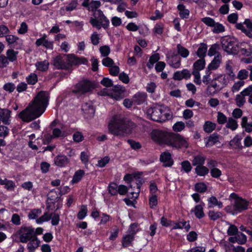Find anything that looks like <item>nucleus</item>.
<instances>
[{"instance_id": "obj_1", "label": "nucleus", "mask_w": 252, "mask_h": 252, "mask_svg": "<svg viewBox=\"0 0 252 252\" xmlns=\"http://www.w3.org/2000/svg\"><path fill=\"white\" fill-rule=\"evenodd\" d=\"M48 98L47 92H40L32 102L19 114V118L25 122H30L39 117L48 105Z\"/></svg>"}, {"instance_id": "obj_2", "label": "nucleus", "mask_w": 252, "mask_h": 252, "mask_svg": "<svg viewBox=\"0 0 252 252\" xmlns=\"http://www.w3.org/2000/svg\"><path fill=\"white\" fill-rule=\"evenodd\" d=\"M134 124L130 121H124L116 117L113 118L108 125L109 132L117 136H123L129 133Z\"/></svg>"}, {"instance_id": "obj_3", "label": "nucleus", "mask_w": 252, "mask_h": 252, "mask_svg": "<svg viewBox=\"0 0 252 252\" xmlns=\"http://www.w3.org/2000/svg\"><path fill=\"white\" fill-rule=\"evenodd\" d=\"M147 118L156 122H162L171 118L170 111L164 106L154 105L146 110Z\"/></svg>"}, {"instance_id": "obj_4", "label": "nucleus", "mask_w": 252, "mask_h": 252, "mask_svg": "<svg viewBox=\"0 0 252 252\" xmlns=\"http://www.w3.org/2000/svg\"><path fill=\"white\" fill-rule=\"evenodd\" d=\"M230 198L234 199V202L232 206H227L226 208L227 212L234 215L247 209L249 202L246 200L238 197L237 195L234 193L230 195Z\"/></svg>"}, {"instance_id": "obj_5", "label": "nucleus", "mask_w": 252, "mask_h": 252, "mask_svg": "<svg viewBox=\"0 0 252 252\" xmlns=\"http://www.w3.org/2000/svg\"><path fill=\"white\" fill-rule=\"evenodd\" d=\"M163 144L176 148H187L188 146L187 141L180 135L168 132H167Z\"/></svg>"}, {"instance_id": "obj_6", "label": "nucleus", "mask_w": 252, "mask_h": 252, "mask_svg": "<svg viewBox=\"0 0 252 252\" xmlns=\"http://www.w3.org/2000/svg\"><path fill=\"white\" fill-rule=\"evenodd\" d=\"M228 83V80L225 74H220L214 78L212 84L207 88L208 94L213 95L224 88Z\"/></svg>"}, {"instance_id": "obj_7", "label": "nucleus", "mask_w": 252, "mask_h": 252, "mask_svg": "<svg viewBox=\"0 0 252 252\" xmlns=\"http://www.w3.org/2000/svg\"><path fill=\"white\" fill-rule=\"evenodd\" d=\"M15 235L21 242L27 243L29 240L35 238V229L32 226L23 225L15 232Z\"/></svg>"}, {"instance_id": "obj_8", "label": "nucleus", "mask_w": 252, "mask_h": 252, "mask_svg": "<svg viewBox=\"0 0 252 252\" xmlns=\"http://www.w3.org/2000/svg\"><path fill=\"white\" fill-rule=\"evenodd\" d=\"M94 18L90 19L92 25L99 30L101 27L107 29L109 25V21L100 10H97L94 13Z\"/></svg>"}, {"instance_id": "obj_9", "label": "nucleus", "mask_w": 252, "mask_h": 252, "mask_svg": "<svg viewBox=\"0 0 252 252\" xmlns=\"http://www.w3.org/2000/svg\"><path fill=\"white\" fill-rule=\"evenodd\" d=\"M222 48L229 54H238L239 43L233 37H226L221 40Z\"/></svg>"}, {"instance_id": "obj_10", "label": "nucleus", "mask_w": 252, "mask_h": 252, "mask_svg": "<svg viewBox=\"0 0 252 252\" xmlns=\"http://www.w3.org/2000/svg\"><path fill=\"white\" fill-rule=\"evenodd\" d=\"M94 89V87L91 82L88 80H83L77 83L72 90V92L75 94H83L88 93Z\"/></svg>"}, {"instance_id": "obj_11", "label": "nucleus", "mask_w": 252, "mask_h": 252, "mask_svg": "<svg viewBox=\"0 0 252 252\" xmlns=\"http://www.w3.org/2000/svg\"><path fill=\"white\" fill-rule=\"evenodd\" d=\"M167 132L159 130H153L151 133V137L152 140L159 144H163Z\"/></svg>"}, {"instance_id": "obj_12", "label": "nucleus", "mask_w": 252, "mask_h": 252, "mask_svg": "<svg viewBox=\"0 0 252 252\" xmlns=\"http://www.w3.org/2000/svg\"><path fill=\"white\" fill-rule=\"evenodd\" d=\"M167 63L172 67L178 68L181 65V58L177 54L173 55L167 57Z\"/></svg>"}, {"instance_id": "obj_13", "label": "nucleus", "mask_w": 252, "mask_h": 252, "mask_svg": "<svg viewBox=\"0 0 252 252\" xmlns=\"http://www.w3.org/2000/svg\"><path fill=\"white\" fill-rule=\"evenodd\" d=\"M124 93L125 89L124 87L121 86H115L114 87L113 92L111 95L116 100H119L124 97Z\"/></svg>"}, {"instance_id": "obj_14", "label": "nucleus", "mask_w": 252, "mask_h": 252, "mask_svg": "<svg viewBox=\"0 0 252 252\" xmlns=\"http://www.w3.org/2000/svg\"><path fill=\"white\" fill-rule=\"evenodd\" d=\"M11 111L7 109L0 107V124L2 122L5 125H9Z\"/></svg>"}, {"instance_id": "obj_15", "label": "nucleus", "mask_w": 252, "mask_h": 252, "mask_svg": "<svg viewBox=\"0 0 252 252\" xmlns=\"http://www.w3.org/2000/svg\"><path fill=\"white\" fill-rule=\"evenodd\" d=\"M191 76V74L189 70L184 69L182 71H178L174 73L173 79L175 80H181L183 79H188Z\"/></svg>"}, {"instance_id": "obj_16", "label": "nucleus", "mask_w": 252, "mask_h": 252, "mask_svg": "<svg viewBox=\"0 0 252 252\" xmlns=\"http://www.w3.org/2000/svg\"><path fill=\"white\" fill-rule=\"evenodd\" d=\"M82 110L87 118H92L94 114V109L91 103H85L82 106Z\"/></svg>"}, {"instance_id": "obj_17", "label": "nucleus", "mask_w": 252, "mask_h": 252, "mask_svg": "<svg viewBox=\"0 0 252 252\" xmlns=\"http://www.w3.org/2000/svg\"><path fill=\"white\" fill-rule=\"evenodd\" d=\"M68 60L71 65H78L80 64H86L88 60L85 58H79L73 54L68 56Z\"/></svg>"}, {"instance_id": "obj_18", "label": "nucleus", "mask_w": 252, "mask_h": 252, "mask_svg": "<svg viewBox=\"0 0 252 252\" xmlns=\"http://www.w3.org/2000/svg\"><path fill=\"white\" fill-rule=\"evenodd\" d=\"M55 164L60 167L66 166L69 162V159L64 155H58L54 158Z\"/></svg>"}, {"instance_id": "obj_19", "label": "nucleus", "mask_w": 252, "mask_h": 252, "mask_svg": "<svg viewBox=\"0 0 252 252\" xmlns=\"http://www.w3.org/2000/svg\"><path fill=\"white\" fill-rule=\"evenodd\" d=\"M51 64L57 69H63L66 67V64L63 58L61 56H58L53 58Z\"/></svg>"}, {"instance_id": "obj_20", "label": "nucleus", "mask_w": 252, "mask_h": 252, "mask_svg": "<svg viewBox=\"0 0 252 252\" xmlns=\"http://www.w3.org/2000/svg\"><path fill=\"white\" fill-rule=\"evenodd\" d=\"M160 160L163 162V165L165 167H170L173 164V161L171 159V156L169 153L164 152L161 154Z\"/></svg>"}, {"instance_id": "obj_21", "label": "nucleus", "mask_w": 252, "mask_h": 252, "mask_svg": "<svg viewBox=\"0 0 252 252\" xmlns=\"http://www.w3.org/2000/svg\"><path fill=\"white\" fill-rule=\"evenodd\" d=\"M147 95L145 93H137L132 97L133 102L136 105H140L146 101Z\"/></svg>"}, {"instance_id": "obj_22", "label": "nucleus", "mask_w": 252, "mask_h": 252, "mask_svg": "<svg viewBox=\"0 0 252 252\" xmlns=\"http://www.w3.org/2000/svg\"><path fill=\"white\" fill-rule=\"evenodd\" d=\"M221 62V56L220 54H218L214 59L212 61L211 63L209 64L207 67V70L211 71V70H215L217 69Z\"/></svg>"}, {"instance_id": "obj_23", "label": "nucleus", "mask_w": 252, "mask_h": 252, "mask_svg": "<svg viewBox=\"0 0 252 252\" xmlns=\"http://www.w3.org/2000/svg\"><path fill=\"white\" fill-rule=\"evenodd\" d=\"M237 50L238 54L241 55L248 56L251 54V49L248 47L247 43L245 42L239 43Z\"/></svg>"}, {"instance_id": "obj_24", "label": "nucleus", "mask_w": 252, "mask_h": 252, "mask_svg": "<svg viewBox=\"0 0 252 252\" xmlns=\"http://www.w3.org/2000/svg\"><path fill=\"white\" fill-rule=\"evenodd\" d=\"M207 48L208 47L206 44L204 43H200L196 52V55L200 58H204L206 55Z\"/></svg>"}, {"instance_id": "obj_25", "label": "nucleus", "mask_w": 252, "mask_h": 252, "mask_svg": "<svg viewBox=\"0 0 252 252\" xmlns=\"http://www.w3.org/2000/svg\"><path fill=\"white\" fill-rule=\"evenodd\" d=\"M134 236L129 233L124 236L122 239L123 247L126 248L131 246L132 242L133 241Z\"/></svg>"}, {"instance_id": "obj_26", "label": "nucleus", "mask_w": 252, "mask_h": 252, "mask_svg": "<svg viewBox=\"0 0 252 252\" xmlns=\"http://www.w3.org/2000/svg\"><path fill=\"white\" fill-rule=\"evenodd\" d=\"M191 212H193L195 217L200 219L203 218L205 216L203 212V207L202 205H197L194 208L191 210Z\"/></svg>"}, {"instance_id": "obj_27", "label": "nucleus", "mask_w": 252, "mask_h": 252, "mask_svg": "<svg viewBox=\"0 0 252 252\" xmlns=\"http://www.w3.org/2000/svg\"><path fill=\"white\" fill-rule=\"evenodd\" d=\"M35 65L37 70L40 71H46L49 68V63L48 61L44 60L37 62Z\"/></svg>"}, {"instance_id": "obj_28", "label": "nucleus", "mask_w": 252, "mask_h": 252, "mask_svg": "<svg viewBox=\"0 0 252 252\" xmlns=\"http://www.w3.org/2000/svg\"><path fill=\"white\" fill-rule=\"evenodd\" d=\"M85 175V172L83 170H78L76 171L73 176V178L71 181L72 184H76L79 182Z\"/></svg>"}, {"instance_id": "obj_29", "label": "nucleus", "mask_w": 252, "mask_h": 252, "mask_svg": "<svg viewBox=\"0 0 252 252\" xmlns=\"http://www.w3.org/2000/svg\"><path fill=\"white\" fill-rule=\"evenodd\" d=\"M177 50L178 54L182 58H186L189 55V51L180 44L177 45Z\"/></svg>"}, {"instance_id": "obj_30", "label": "nucleus", "mask_w": 252, "mask_h": 252, "mask_svg": "<svg viewBox=\"0 0 252 252\" xmlns=\"http://www.w3.org/2000/svg\"><path fill=\"white\" fill-rule=\"evenodd\" d=\"M248 118L247 117H243L242 118L241 126L245 129V130L247 132H251L252 131V123H248Z\"/></svg>"}, {"instance_id": "obj_31", "label": "nucleus", "mask_w": 252, "mask_h": 252, "mask_svg": "<svg viewBox=\"0 0 252 252\" xmlns=\"http://www.w3.org/2000/svg\"><path fill=\"white\" fill-rule=\"evenodd\" d=\"M216 127V124L210 121L205 122L203 126V129L207 133H211Z\"/></svg>"}, {"instance_id": "obj_32", "label": "nucleus", "mask_w": 252, "mask_h": 252, "mask_svg": "<svg viewBox=\"0 0 252 252\" xmlns=\"http://www.w3.org/2000/svg\"><path fill=\"white\" fill-rule=\"evenodd\" d=\"M195 173L200 176H205L209 173V169L206 166H197L195 168Z\"/></svg>"}, {"instance_id": "obj_33", "label": "nucleus", "mask_w": 252, "mask_h": 252, "mask_svg": "<svg viewBox=\"0 0 252 252\" xmlns=\"http://www.w3.org/2000/svg\"><path fill=\"white\" fill-rule=\"evenodd\" d=\"M29 243L28 244V249L30 252L34 251L36 248L39 246V242L37 240V238H33L29 240Z\"/></svg>"}, {"instance_id": "obj_34", "label": "nucleus", "mask_w": 252, "mask_h": 252, "mask_svg": "<svg viewBox=\"0 0 252 252\" xmlns=\"http://www.w3.org/2000/svg\"><path fill=\"white\" fill-rule=\"evenodd\" d=\"M209 202L208 207L209 208H212L214 206H218L219 208L222 207V203L220 201H218L217 198L215 196H212L210 197L208 200Z\"/></svg>"}, {"instance_id": "obj_35", "label": "nucleus", "mask_w": 252, "mask_h": 252, "mask_svg": "<svg viewBox=\"0 0 252 252\" xmlns=\"http://www.w3.org/2000/svg\"><path fill=\"white\" fill-rule=\"evenodd\" d=\"M143 181L142 179H140V178L136 179V189L135 191H132L130 192L131 194L132 195L131 198H136L138 197L139 193L140 191L141 185Z\"/></svg>"}, {"instance_id": "obj_36", "label": "nucleus", "mask_w": 252, "mask_h": 252, "mask_svg": "<svg viewBox=\"0 0 252 252\" xmlns=\"http://www.w3.org/2000/svg\"><path fill=\"white\" fill-rule=\"evenodd\" d=\"M205 158L200 155L196 156L192 161L193 166H201L204 164Z\"/></svg>"}, {"instance_id": "obj_37", "label": "nucleus", "mask_w": 252, "mask_h": 252, "mask_svg": "<svg viewBox=\"0 0 252 252\" xmlns=\"http://www.w3.org/2000/svg\"><path fill=\"white\" fill-rule=\"evenodd\" d=\"M233 63L231 61L228 60L225 63V71L226 74L231 78L235 76L232 69Z\"/></svg>"}, {"instance_id": "obj_38", "label": "nucleus", "mask_w": 252, "mask_h": 252, "mask_svg": "<svg viewBox=\"0 0 252 252\" xmlns=\"http://www.w3.org/2000/svg\"><path fill=\"white\" fill-rule=\"evenodd\" d=\"M242 138L238 135H236L230 141L229 144L235 149L241 148L242 147L241 143Z\"/></svg>"}, {"instance_id": "obj_39", "label": "nucleus", "mask_w": 252, "mask_h": 252, "mask_svg": "<svg viewBox=\"0 0 252 252\" xmlns=\"http://www.w3.org/2000/svg\"><path fill=\"white\" fill-rule=\"evenodd\" d=\"M185 228L187 231H189L190 228V225L188 222L181 221L178 223H175L172 229H183Z\"/></svg>"}, {"instance_id": "obj_40", "label": "nucleus", "mask_w": 252, "mask_h": 252, "mask_svg": "<svg viewBox=\"0 0 252 252\" xmlns=\"http://www.w3.org/2000/svg\"><path fill=\"white\" fill-rule=\"evenodd\" d=\"M53 134L50 135V134H47L45 135V137L49 140H51L53 138H57L60 136H63V133H62V131L58 128H55L53 129Z\"/></svg>"}, {"instance_id": "obj_41", "label": "nucleus", "mask_w": 252, "mask_h": 252, "mask_svg": "<svg viewBox=\"0 0 252 252\" xmlns=\"http://www.w3.org/2000/svg\"><path fill=\"white\" fill-rule=\"evenodd\" d=\"M177 8L178 10L180 11V15L182 18L184 19L188 17L189 11L188 9L185 8V7L183 4H179Z\"/></svg>"}, {"instance_id": "obj_42", "label": "nucleus", "mask_w": 252, "mask_h": 252, "mask_svg": "<svg viewBox=\"0 0 252 252\" xmlns=\"http://www.w3.org/2000/svg\"><path fill=\"white\" fill-rule=\"evenodd\" d=\"M78 4V0H71L68 5L65 7H62L61 10L71 11L76 9Z\"/></svg>"}, {"instance_id": "obj_43", "label": "nucleus", "mask_w": 252, "mask_h": 252, "mask_svg": "<svg viewBox=\"0 0 252 252\" xmlns=\"http://www.w3.org/2000/svg\"><path fill=\"white\" fill-rule=\"evenodd\" d=\"M235 100L236 105L239 107H242L246 102L245 96L241 93L236 95Z\"/></svg>"}, {"instance_id": "obj_44", "label": "nucleus", "mask_w": 252, "mask_h": 252, "mask_svg": "<svg viewBox=\"0 0 252 252\" xmlns=\"http://www.w3.org/2000/svg\"><path fill=\"white\" fill-rule=\"evenodd\" d=\"M205 62L204 58H200V59L197 60L194 63V70H197L199 71V70L203 69L205 67Z\"/></svg>"}, {"instance_id": "obj_45", "label": "nucleus", "mask_w": 252, "mask_h": 252, "mask_svg": "<svg viewBox=\"0 0 252 252\" xmlns=\"http://www.w3.org/2000/svg\"><path fill=\"white\" fill-rule=\"evenodd\" d=\"M18 53L17 51H15L13 49H9L6 52V57L9 61L13 62L17 59Z\"/></svg>"}, {"instance_id": "obj_46", "label": "nucleus", "mask_w": 252, "mask_h": 252, "mask_svg": "<svg viewBox=\"0 0 252 252\" xmlns=\"http://www.w3.org/2000/svg\"><path fill=\"white\" fill-rule=\"evenodd\" d=\"M237 122L236 120L231 117L228 118L227 121L226 127L232 130H235L238 127Z\"/></svg>"}, {"instance_id": "obj_47", "label": "nucleus", "mask_w": 252, "mask_h": 252, "mask_svg": "<svg viewBox=\"0 0 252 252\" xmlns=\"http://www.w3.org/2000/svg\"><path fill=\"white\" fill-rule=\"evenodd\" d=\"M41 210L40 209H32L29 213V219L30 220L36 219L41 215Z\"/></svg>"}, {"instance_id": "obj_48", "label": "nucleus", "mask_w": 252, "mask_h": 252, "mask_svg": "<svg viewBox=\"0 0 252 252\" xmlns=\"http://www.w3.org/2000/svg\"><path fill=\"white\" fill-rule=\"evenodd\" d=\"M51 217L52 214H49L48 212H45L42 216L36 219V222L38 224H41L44 221L49 220Z\"/></svg>"}, {"instance_id": "obj_49", "label": "nucleus", "mask_w": 252, "mask_h": 252, "mask_svg": "<svg viewBox=\"0 0 252 252\" xmlns=\"http://www.w3.org/2000/svg\"><path fill=\"white\" fill-rule=\"evenodd\" d=\"M212 28H213L212 31L215 33H219L225 31L224 27L219 23L215 22L214 26Z\"/></svg>"}, {"instance_id": "obj_50", "label": "nucleus", "mask_w": 252, "mask_h": 252, "mask_svg": "<svg viewBox=\"0 0 252 252\" xmlns=\"http://www.w3.org/2000/svg\"><path fill=\"white\" fill-rule=\"evenodd\" d=\"M195 190L198 192L203 193L207 190V186L203 182L196 183L194 186Z\"/></svg>"}, {"instance_id": "obj_51", "label": "nucleus", "mask_w": 252, "mask_h": 252, "mask_svg": "<svg viewBox=\"0 0 252 252\" xmlns=\"http://www.w3.org/2000/svg\"><path fill=\"white\" fill-rule=\"evenodd\" d=\"M237 242L240 244L245 243L247 241V237L241 232H238L236 235Z\"/></svg>"}, {"instance_id": "obj_52", "label": "nucleus", "mask_w": 252, "mask_h": 252, "mask_svg": "<svg viewBox=\"0 0 252 252\" xmlns=\"http://www.w3.org/2000/svg\"><path fill=\"white\" fill-rule=\"evenodd\" d=\"M6 41L9 44H13L15 43H17L19 40V38L12 34H7L5 36Z\"/></svg>"}, {"instance_id": "obj_53", "label": "nucleus", "mask_w": 252, "mask_h": 252, "mask_svg": "<svg viewBox=\"0 0 252 252\" xmlns=\"http://www.w3.org/2000/svg\"><path fill=\"white\" fill-rule=\"evenodd\" d=\"M88 212L87 206L82 205L77 215V218L79 220H83L86 216Z\"/></svg>"}, {"instance_id": "obj_54", "label": "nucleus", "mask_w": 252, "mask_h": 252, "mask_svg": "<svg viewBox=\"0 0 252 252\" xmlns=\"http://www.w3.org/2000/svg\"><path fill=\"white\" fill-rule=\"evenodd\" d=\"M208 216L211 220H216L221 217L222 214L220 212L210 211L208 213Z\"/></svg>"}, {"instance_id": "obj_55", "label": "nucleus", "mask_w": 252, "mask_h": 252, "mask_svg": "<svg viewBox=\"0 0 252 252\" xmlns=\"http://www.w3.org/2000/svg\"><path fill=\"white\" fill-rule=\"evenodd\" d=\"M244 84L245 81L244 80H239L236 82L232 87V91L233 93L238 92L244 86Z\"/></svg>"}, {"instance_id": "obj_56", "label": "nucleus", "mask_w": 252, "mask_h": 252, "mask_svg": "<svg viewBox=\"0 0 252 252\" xmlns=\"http://www.w3.org/2000/svg\"><path fill=\"white\" fill-rule=\"evenodd\" d=\"M201 21L208 27H213L215 23V20L209 17H206L201 19Z\"/></svg>"}, {"instance_id": "obj_57", "label": "nucleus", "mask_w": 252, "mask_h": 252, "mask_svg": "<svg viewBox=\"0 0 252 252\" xmlns=\"http://www.w3.org/2000/svg\"><path fill=\"white\" fill-rule=\"evenodd\" d=\"M26 79L29 84L34 85L37 81V76L35 73H31L26 78Z\"/></svg>"}, {"instance_id": "obj_58", "label": "nucleus", "mask_w": 252, "mask_h": 252, "mask_svg": "<svg viewBox=\"0 0 252 252\" xmlns=\"http://www.w3.org/2000/svg\"><path fill=\"white\" fill-rule=\"evenodd\" d=\"M185 127V125L183 122H178L173 126V129L175 131L179 132L183 130Z\"/></svg>"}, {"instance_id": "obj_59", "label": "nucleus", "mask_w": 252, "mask_h": 252, "mask_svg": "<svg viewBox=\"0 0 252 252\" xmlns=\"http://www.w3.org/2000/svg\"><path fill=\"white\" fill-rule=\"evenodd\" d=\"M158 204V199L156 195H151L149 197V205L151 208H155Z\"/></svg>"}, {"instance_id": "obj_60", "label": "nucleus", "mask_w": 252, "mask_h": 252, "mask_svg": "<svg viewBox=\"0 0 252 252\" xmlns=\"http://www.w3.org/2000/svg\"><path fill=\"white\" fill-rule=\"evenodd\" d=\"M249 75V72L246 69H242L240 70L238 74L237 78L239 79L240 80H243L248 78Z\"/></svg>"}, {"instance_id": "obj_61", "label": "nucleus", "mask_w": 252, "mask_h": 252, "mask_svg": "<svg viewBox=\"0 0 252 252\" xmlns=\"http://www.w3.org/2000/svg\"><path fill=\"white\" fill-rule=\"evenodd\" d=\"M217 122L219 124H224L227 122V118L222 113L219 112L218 113Z\"/></svg>"}, {"instance_id": "obj_62", "label": "nucleus", "mask_w": 252, "mask_h": 252, "mask_svg": "<svg viewBox=\"0 0 252 252\" xmlns=\"http://www.w3.org/2000/svg\"><path fill=\"white\" fill-rule=\"evenodd\" d=\"M118 186L116 184L112 183H111L109 186V192L113 195H116L118 193Z\"/></svg>"}, {"instance_id": "obj_63", "label": "nucleus", "mask_w": 252, "mask_h": 252, "mask_svg": "<svg viewBox=\"0 0 252 252\" xmlns=\"http://www.w3.org/2000/svg\"><path fill=\"white\" fill-rule=\"evenodd\" d=\"M219 47V46L217 44H214L211 45L208 52V56H213L215 55L217 53Z\"/></svg>"}, {"instance_id": "obj_64", "label": "nucleus", "mask_w": 252, "mask_h": 252, "mask_svg": "<svg viewBox=\"0 0 252 252\" xmlns=\"http://www.w3.org/2000/svg\"><path fill=\"white\" fill-rule=\"evenodd\" d=\"M238 232L237 227L233 224H231L228 228L227 233L229 236L235 235Z\"/></svg>"}]
</instances>
